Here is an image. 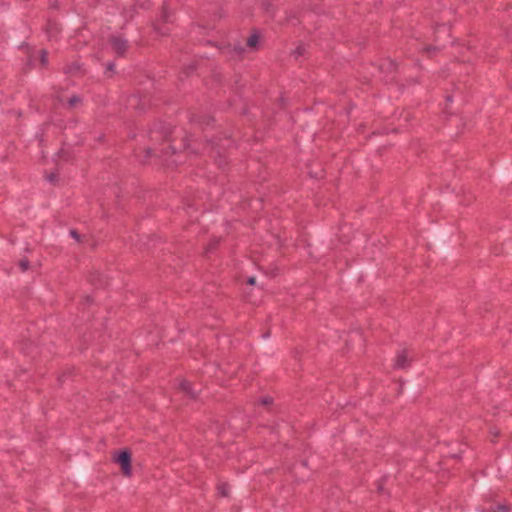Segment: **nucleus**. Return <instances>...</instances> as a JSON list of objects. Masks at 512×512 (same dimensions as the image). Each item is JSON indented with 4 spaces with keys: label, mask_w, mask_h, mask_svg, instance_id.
<instances>
[{
    "label": "nucleus",
    "mask_w": 512,
    "mask_h": 512,
    "mask_svg": "<svg viewBox=\"0 0 512 512\" xmlns=\"http://www.w3.org/2000/svg\"><path fill=\"white\" fill-rule=\"evenodd\" d=\"M490 433L493 437H497L499 435V431L496 429H491Z\"/></svg>",
    "instance_id": "obj_19"
},
{
    "label": "nucleus",
    "mask_w": 512,
    "mask_h": 512,
    "mask_svg": "<svg viewBox=\"0 0 512 512\" xmlns=\"http://www.w3.org/2000/svg\"><path fill=\"white\" fill-rule=\"evenodd\" d=\"M155 30L157 31V33L161 34V35H165L167 33V30H164L161 26H160V23L157 22V24H155Z\"/></svg>",
    "instance_id": "obj_14"
},
{
    "label": "nucleus",
    "mask_w": 512,
    "mask_h": 512,
    "mask_svg": "<svg viewBox=\"0 0 512 512\" xmlns=\"http://www.w3.org/2000/svg\"><path fill=\"white\" fill-rule=\"evenodd\" d=\"M113 67H114V66H113V64H109V65H108V70L112 71V70H113Z\"/></svg>",
    "instance_id": "obj_23"
},
{
    "label": "nucleus",
    "mask_w": 512,
    "mask_h": 512,
    "mask_svg": "<svg viewBox=\"0 0 512 512\" xmlns=\"http://www.w3.org/2000/svg\"><path fill=\"white\" fill-rule=\"evenodd\" d=\"M261 402L263 405H269L271 403V398H269V397L263 398Z\"/></svg>",
    "instance_id": "obj_17"
},
{
    "label": "nucleus",
    "mask_w": 512,
    "mask_h": 512,
    "mask_svg": "<svg viewBox=\"0 0 512 512\" xmlns=\"http://www.w3.org/2000/svg\"><path fill=\"white\" fill-rule=\"evenodd\" d=\"M386 64H387V69L388 70H391V71L395 70L396 64L393 61H388Z\"/></svg>",
    "instance_id": "obj_16"
},
{
    "label": "nucleus",
    "mask_w": 512,
    "mask_h": 512,
    "mask_svg": "<svg viewBox=\"0 0 512 512\" xmlns=\"http://www.w3.org/2000/svg\"><path fill=\"white\" fill-rule=\"evenodd\" d=\"M217 243H218V240H214V241H212V242L208 245V247H207V252H209V251H211L212 249H214V248L216 247Z\"/></svg>",
    "instance_id": "obj_15"
},
{
    "label": "nucleus",
    "mask_w": 512,
    "mask_h": 512,
    "mask_svg": "<svg viewBox=\"0 0 512 512\" xmlns=\"http://www.w3.org/2000/svg\"><path fill=\"white\" fill-rule=\"evenodd\" d=\"M151 153H152V151H151L150 149H148V150L146 151V154H147V156H146V157H150V156H151Z\"/></svg>",
    "instance_id": "obj_22"
},
{
    "label": "nucleus",
    "mask_w": 512,
    "mask_h": 512,
    "mask_svg": "<svg viewBox=\"0 0 512 512\" xmlns=\"http://www.w3.org/2000/svg\"><path fill=\"white\" fill-rule=\"evenodd\" d=\"M29 266H30V262H29V260H28V259L24 258V259H21V260L19 261V267H20V269H21L23 272H24V271H26V270H28Z\"/></svg>",
    "instance_id": "obj_10"
},
{
    "label": "nucleus",
    "mask_w": 512,
    "mask_h": 512,
    "mask_svg": "<svg viewBox=\"0 0 512 512\" xmlns=\"http://www.w3.org/2000/svg\"><path fill=\"white\" fill-rule=\"evenodd\" d=\"M109 42L112 47V50L118 56H122L128 48L127 40L119 36H111Z\"/></svg>",
    "instance_id": "obj_2"
},
{
    "label": "nucleus",
    "mask_w": 512,
    "mask_h": 512,
    "mask_svg": "<svg viewBox=\"0 0 512 512\" xmlns=\"http://www.w3.org/2000/svg\"><path fill=\"white\" fill-rule=\"evenodd\" d=\"M226 147H228V145H226V144H221L220 145V148H226Z\"/></svg>",
    "instance_id": "obj_24"
},
{
    "label": "nucleus",
    "mask_w": 512,
    "mask_h": 512,
    "mask_svg": "<svg viewBox=\"0 0 512 512\" xmlns=\"http://www.w3.org/2000/svg\"><path fill=\"white\" fill-rule=\"evenodd\" d=\"M259 35L257 33L251 34L246 42V45L250 49H256L259 43Z\"/></svg>",
    "instance_id": "obj_5"
},
{
    "label": "nucleus",
    "mask_w": 512,
    "mask_h": 512,
    "mask_svg": "<svg viewBox=\"0 0 512 512\" xmlns=\"http://www.w3.org/2000/svg\"><path fill=\"white\" fill-rule=\"evenodd\" d=\"M81 98L78 96V95H73L72 97L69 98L68 100V106L69 108H74L76 107L78 104L81 103Z\"/></svg>",
    "instance_id": "obj_6"
},
{
    "label": "nucleus",
    "mask_w": 512,
    "mask_h": 512,
    "mask_svg": "<svg viewBox=\"0 0 512 512\" xmlns=\"http://www.w3.org/2000/svg\"><path fill=\"white\" fill-rule=\"evenodd\" d=\"M179 388L191 398L196 397V392L193 390L191 384L188 381L182 380L179 384Z\"/></svg>",
    "instance_id": "obj_4"
},
{
    "label": "nucleus",
    "mask_w": 512,
    "mask_h": 512,
    "mask_svg": "<svg viewBox=\"0 0 512 512\" xmlns=\"http://www.w3.org/2000/svg\"><path fill=\"white\" fill-rule=\"evenodd\" d=\"M217 489H218V493L221 496L227 497L229 495V487L227 484H225V483L219 484Z\"/></svg>",
    "instance_id": "obj_7"
},
{
    "label": "nucleus",
    "mask_w": 512,
    "mask_h": 512,
    "mask_svg": "<svg viewBox=\"0 0 512 512\" xmlns=\"http://www.w3.org/2000/svg\"><path fill=\"white\" fill-rule=\"evenodd\" d=\"M169 12L167 11L166 8H163L162 10V13H161V16H160V21L163 22V23H168L169 22Z\"/></svg>",
    "instance_id": "obj_11"
},
{
    "label": "nucleus",
    "mask_w": 512,
    "mask_h": 512,
    "mask_svg": "<svg viewBox=\"0 0 512 512\" xmlns=\"http://www.w3.org/2000/svg\"><path fill=\"white\" fill-rule=\"evenodd\" d=\"M217 161H218L219 166H223L224 161L222 160V158H221V157H220V159H219V160H217Z\"/></svg>",
    "instance_id": "obj_21"
},
{
    "label": "nucleus",
    "mask_w": 512,
    "mask_h": 512,
    "mask_svg": "<svg viewBox=\"0 0 512 512\" xmlns=\"http://www.w3.org/2000/svg\"><path fill=\"white\" fill-rule=\"evenodd\" d=\"M48 62V53L46 50H41L40 51V63L42 66H46Z\"/></svg>",
    "instance_id": "obj_8"
},
{
    "label": "nucleus",
    "mask_w": 512,
    "mask_h": 512,
    "mask_svg": "<svg viewBox=\"0 0 512 512\" xmlns=\"http://www.w3.org/2000/svg\"><path fill=\"white\" fill-rule=\"evenodd\" d=\"M80 69L79 65L78 64H73V65H70L68 66L66 69H65V73H75L76 71H78Z\"/></svg>",
    "instance_id": "obj_13"
},
{
    "label": "nucleus",
    "mask_w": 512,
    "mask_h": 512,
    "mask_svg": "<svg viewBox=\"0 0 512 512\" xmlns=\"http://www.w3.org/2000/svg\"><path fill=\"white\" fill-rule=\"evenodd\" d=\"M238 52H239V53L243 52V48L239 47V48H238Z\"/></svg>",
    "instance_id": "obj_25"
},
{
    "label": "nucleus",
    "mask_w": 512,
    "mask_h": 512,
    "mask_svg": "<svg viewBox=\"0 0 512 512\" xmlns=\"http://www.w3.org/2000/svg\"><path fill=\"white\" fill-rule=\"evenodd\" d=\"M70 235L72 238H74L77 242L83 241V236H81L76 230H70Z\"/></svg>",
    "instance_id": "obj_12"
},
{
    "label": "nucleus",
    "mask_w": 512,
    "mask_h": 512,
    "mask_svg": "<svg viewBox=\"0 0 512 512\" xmlns=\"http://www.w3.org/2000/svg\"><path fill=\"white\" fill-rule=\"evenodd\" d=\"M247 283L249 285H254L256 283V278L255 277L248 278Z\"/></svg>",
    "instance_id": "obj_18"
},
{
    "label": "nucleus",
    "mask_w": 512,
    "mask_h": 512,
    "mask_svg": "<svg viewBox=\"0 0 512 512\" xmlns=\"http://www.w3.org/2000/svg\"><path fill=\"white\" fill-rule=\"evenodd\" d=\"M305 53V47L304 45H299L294 51L293 55L297 59L298 57L302 56Z\"/></svg>",
    "instance_id": "obj_9"
},
{
    "label": "nucleus",
    "mask_w": 512,
    "mask_h": 512,
    "mask_svg": "<svg viewBox=\"0 0 512 512\" xmlns=\"http://www.w3.org/2000/svg\"><path fill=\"white\" fill-rule=\"evenodd\" d=\"M47 179L50 181V182H53L54 179H55V175L51 174L50 176L47 177Z\"/></svg>",
    "instance_id": "obj_20"
},
{
    "label": "nucleus",
    "mask_w": 512,
    "mask_h": 512,
    "mask_svg": "<svg viewBox=\"0 0 512 512\" xmlns=\"http://www.w3.org/2000/svg\"><path fill=\"white\" fill-rule=\"evenodd\" d=\"M113 459L120 465L121 470L125 476H131V454L129 451L124 450Z\"/></svg>",
    "instance_id": "obj_1"
},
{
    "label": "nucleus",
    "mask_w": 512,
    "mask_h": 512,
    "mask_svg": "<svg viewBox=\"0 0 512 512\" xmlns=\"http://www.w3.org/2000/svg\"><path fill=\"white\" fill-rule=\"evenodd\" d=\"M410 359L408 358L407 352L405 350L398 353L396 360H395V367L396 368H406L408 367L410 363Z\"/></svg>",
    "instance_id": "obj_3"
}]
</instances>
